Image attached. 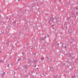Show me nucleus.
I'll return each mask as SVG.
<instances>
[{"label":"nucleus","instance_id":"obj_13","mask_svg":"<svg viewBox=\"0 0 78 78\" xmlns=\"http://www.w3.org/2000/svg\"><path fill=\"white\" fill-rule=\"evenodd\" d=\"M0 62H2V63H3V60H0Z\"/></svg>","mask_w":78,"mask_h":78},{"label":"nucleus","instance_id":"obj_16","mask_svg":"<svg viewBox=\"0 0 78 78\" xmlns=\"http://www.w3.org/2000/svg\"><path fill=\"white\" fill-rule=\"evenodd\" d=\"M67 19L68 20H69V17H68L67 18Z\"/></svg>","mask_w":78,"mask_h":78},{"label":"nucleus","instance_id":"obj_19","mask_svg":"<svg viewBox=\"0 0 78 78\" xmlns=\"http://www.w3.org/2000/svg\"><path fill=\"white\" fill-rule=\"evenodd\" d=\"M41 60H42V59H44V58L43 57L42 58H41Z\"/></svg>","mask_w":78,"mask_h":78},{"label":"nucleus","instance_id":"obj_34","mask_svg":"<svg viewBox=\"0 0 78 78\" xmlns=\"http://www.w3.org/2000/svg\"><path fill=\"white\" fill-rule=\"evenodd\" d=\"M36 66H35V67H36Z\"/></svg>","mask_w":78,"mask_h":78},{"label":"nucleus","instance_id":"obj_23","mask_svg":"<svg viewBox=\"0 0 78 78\" xmlns=\"http://www.w3.org/2000/svg\"><path fill=\"white\" fill-rule=\"evenodd\" d=\"M19 35H20V32L19 33V34H18Z\"/></svg>","mask_w":78,"mask_h":78},{"label":"nucleus","instance_id":"obj_9","mask_svg":"<svg viewBox=\"0 0 78 78\" xmlns=\"http://www.w3.org/2000/svg\"><path fill=\"white\" fill-rule=\"evenodd\" d=\"M75 77H76V76H75V74H74V75L73 76H72V78H75Z\"/></svg>","mask_w":78,"mask_h":78},{"label":"nucleus","instance_id":"obj_33","mask_svg":"<svg viewBox=\"0 0 78 78\" xmlns=\"http://www.w3.org/2000/svg\"><path fill=\"white\" fill-rule=\"evenodd\" d=\"M24 48H25V47L24 46Z\"/></svg>","mask_w":78,"mask_h":78},{"label":"nucleus","instance_id":"obj_42","mask_svg":"<svg viewBox=\"0 0 78 78\" xmlns=\"http://www.w3.org/2000/svg\"><path fill=\"white\" fill-rule=\"evenodd\" d=\"M43 74V75H44V74Z\"/></svg>","mask_w":78,"mask_h":78},{"label":"nucleus","instance_id":"obj_4","mask_svg":"<svg viewBox=\"0 0 78 78\" xmlns=\"http://www.w3.org/2000/svg\"><path fill=\"white\" fill-rule=\"evenodd\" d=\"M22 60V58H19L17 60V61H21Z\"/></svg>","mask_w":78,"mask_h":78},{"label":"nucleus","instance_id":"obj_21","mask_svg":"<svg viewBox=\"0 0 78 78\" xmlns=\"http://www.w3.org/2000/svg\"><path fill=\"white\" fill-rule=\"evenodd\" d=\"M55 19L56 20L57 19V18L56 17V16L55 17Z\"/></svg>","mask_w":78,"mask_h":78},{"label":"nucleus","instance_id":"obj_29","mask_svg":"<svg viewBox=\"0 0 78 78\" xmlns=\"http://www.w3.org/2000/svg\"><path fill=\"white\" fill-rule=\"evenodd\" d=\"M65 48H66V46H65Z\"/></svg>","mask_w":78,"mask_h":78},{"label":"nucleus","instance_id":"obj_28","mask_svg":"<svg viewBox=\"0 0 78 78\" xmlns=\"http://www.w3.org/2000/svg\"><path fill=\"white\" fill-rule=\"evenodd\" d=\"M9 65H8L7 66V67H9Z\"/></svg>","mask_w":78,"mask_h":78},{"label":"nucleus","instance_id":"obj_25","mask_svg":"<svg viewBox=\"0 0 78 78\" xmlns=\"http://www.w3.org/2000/svg\"><path fill=\"white\" fill-rule=\"evenodd\" d=\"M34 56H35V55H36V54L34 53Z\"/></svg>","mask_w":78,"mask_h":78},{"label":"nucleus","instance_id":"obj_41","mask_svg":"<svg viewBox=\"0 0 78 78\" xmlns=\"http://www.w3.org/2000/svg\"><path fill=\"white\" fill-rule=\"evenodd\" d=\"M42 31H43V30H42Z\"/></svg>","mask_w":78,"mask_h":78},{"label":"nucleus","instance_id":"obj_17","mask_svg":"<svg viewBox=\"0 0 78 78\" xmlns=\"http://www.w3.org/2000/svg\"><path fill=\"white\" fill-rule=\"evenodd\" d=\"M47 74H48V73H45V74L44 75V76H45L46 75H47Z\"/></svg>","mask_w":78,"mask_h":78},{"label":"nucleus","instance_id":"obj_11","mask_svg":"<svg viewBox=\"0 0 78 78\" xmlns=\"http://www.w3.org/2000/svg\"><path fill=\"white\" fill-rule=\"evenodd\" d=\"M75 9H77V10H78V7H75L74 8V9L75 10Z\"/></svg>","mask_w":78,"mask_h":78},{"label":"nucleus","instance_id":"obj_37","mask_svg":"<svg viewBox=\"0 0 78 78\" xmlns=\"http://www.w3.org/2000/svg\"><path fill=\"white\" fill-rule=\"evenodd\" d=\"M22 54H23V53H22Z\"/></svg>","mask_w":78,"mask_h":78},{"label":"nucleus","instance_id":"obj_6","mask_svg":"<svg viewBox=\"0 0 78 78\" xmlns=\"http://www.w3.org/2000/svg\"><path fill=\"white\" fill-rule=\"evenodd\" d=\"M69 56L70 58H71L72 57V55L71 54H69Z\"/></svg>","mask_w":78,"mask_h":78},{"label":"nucleus","instance_id":"obj_22","mask_svg":"<svg viewBox=\"0 0 78 78\" xmlns=\"http://www.w3.org/2000/svg\"><path fill=\"white\" fill-rule=\"evenodd\" d=\"M34 62H36V60H34Z\"/></svg>","mask_w":78,"mask_h":78},{"label":"nucleus","instance_id":"obj_35","mask_svg":"<svg viewBox=\"0 0 78 78\" xmlns=\"http://www.w3.org/2000/svg\"><path fill=\"white\" fill-rule=\"evenodd\" d=\"M9 27V26H8V27H7V28H8V27Z\"/></svg>","mask_w":78,"mask_h":78},{"label":"nucleus","instance_id":"obj_27","mask_svg":"<svg viewBox=\"0 0 78 78\" xmlns=\"http://www.w3.org/2000/svg\"><path fill=\"white\" fill-rule=\"evenodd\" d=\"M77 62V60H76L75 62Z\"/></svg>","mask_w":78,"mask_h":78},{"label":"nucleus","instance_id":"obj_2","mask_svg":"<svg viewBox=\"0 0 78 78\" xmlns=\"http://www.w3.org/2000/svg\"><path fill=\"white\" fill-rule=\"evenodd\" d=\"M54 21V18H51V19L49 20V22H51V21L52 22H53Z\"/></svg>","mask_w":78,"mask_h":78},{"label":"nucleus","instance_id":"obj_43","mask_svg":"<svg viewBox=\"0 0 78 78\" xmlns=\"http://www.w3.org/2000/svg\"><path fill=\"white\" fill-rule=\"evenodd\" d=\"M37 69H38V68H37Z\"/></svg>","mask_w":78,"mask_h":78},{"label":"nucleus","instance_id":"obj_31","mask_svg":"<svg viewBox=\"0 0 78 78\" xmlns=\"http://www.w3.org/2000/svg\"><path fill=\"white\" fill-rule=\"evenodd\" d=\"M77 5H78V2L77 3Z\"/></svg>","mask_w":78,"mask_h":78},{"label":"nucleus","instance_id":"obj_38","mask_svg":"<svg viewBox=\"0 0 78 78\" xmlns=\"http://www.w3.org/2000/svg\"><path fill=\"white\" fill-rule=\"evenodd\" d=\"M53 30H54V28H53Z\"/></svg>","mask_w":78,"mask_h":78},{"label":"nucleus","instance_id":"obj_15","mask_svg":"<svg viewBox=\"0 0 78 78\" xmlns=\"http://www.w3.org/2000/svg\"><path fill=\"white\" fill-rule=\"evenodd\" d=\"M71 41H74V39H71Z\"/></svg>","mask_w":78,"mask_h":78},{"label":"nucleus","instance_id":"obj_36","mask_svg":"<svg viewBox=\"0 0 78 78\" xmlns=\"http://www.w3.org/2000/svg\"><path fill=\"white\" fill-rule=\"evenodd\" d=\"M27 45H28V44L27 43Z\"/></svg>","mask_w":78,"mask_h":78},{"label":"nucleus","instance_id":"obj_40","mask_svg":"<svg viewBox=\"0 0 78 78\" xmlns=\"http://www.w3.org/2000/svg\"><path fill=\"white\" fill-rule=\"evenodd\" d=\"M29 74H30V73H29Z\"/></svg>","mask_w":78,"mask_h":78},{"label":"nucleus","instance_id":"obj_8","mask_svg":"<svg viewBox=\"0 0 78 78\" xmlns=\"http://www.w3.org/2000/svg\"><path fill=\"white\" fill-rule=\"evenodd\" d=\"M7 44H8V45H9V41H7V42H6Z\"/></svg>","mask_w":78,"mask_h":78},{"label":"nucleus","instance_id":"obj_5","mask_svg":"<svg viewBox=\"0 0 78 78\" xmlns=\"http://www.w3.org/2000/svg\"><path fill=\"white\" fill-rule=\"evenodd\" d=\"M11 47L12 48H14V46H13V44H11Z\"/></svg>","mask_w":78,"mask_h":78},{"label":"nucleus","instance_id":"obj_7","mask_svg":"<svg viewBox=\"0 0 78 78\" xmlns=\"http://www.w3.org/2000/svg\"><path fill=\"white\" fill-rule=\"evenodd\" d=\"M54 78H57L58 77V75H55V76H53Z\"/></svg>","mask_w":78,"mask_h":78},{"label":"nucleus","instance_id":"obj_3","mask_svg":"<svg viewBox=\"0 0 78 78\" xmlns=\"http://www.w3.org/2000/svg\"><path fill=\"white\" fill-rule=\"evenodd\" d=\"M45 37L44 38H40L39 40L40 41H43V40H45Z\"/></svg>","mask_w":78,"mask_h":78},{"label":"nucleus","instance_id":"obj_32","mask_svg":"<svg viewBox=\"0 0 78 78\" xmlns=\"http://www.w3.org/2000/svg\"><path fill=\"white\" fill-rule=\"evenodd\" d=\"M52 27H54V25H52Z\"/></svg>","mask_w":78,"mask_h":78},{"label":"nucleus","instance_id":"obj_20","mask_svg":"<svg viewBox=\"0 0 78 78\" xmlns=\"http://www.w3.org/2000/svg\"><path fill=\"white\" fill-rule=\"evenodd\" d=\"M63 65H64V66H65V64H64V63H63V64H62V66Z\"/></svg>","mask_w":78,"mask_h":78},{"label":"nucleus","instance_id":"obj_44","mask_svg":"<svg viewBox=\"0 0 78 78\" xmlns=\"http://www.w3.org/2000/svg\"><path fill=\"white\" fill-rule=\"evenodd\" d=\"M33 72H34V71H33Z\"/></svg>","mask_w":78,"mask_h":78},{"label":"nucleus","instance_id":"obj_14","mask_svg":"<svg viewBox=\"0 0 78 78\" xmlns=\"http://www.w3.org/2000/svg\"><path fill=\"white\" fill-rule=\"evenodd\" d=\"M27 66L26 65H25L24 66H23L24 68H27Z\"/></svg>","mask_w":78,"mask_h":78},{"label":"nucleus","instance_id":"obj_10","mask_svg":"<svg viewBox=\"0 0 78 78\" xmlns=\"http://www.w3.org/2000/svg\"><path fill=\"white\" fill-rule=\"evenodd\" d=\"M28 61H29V62H31V60L30 59H28Z\"/></svg>","mask_w":78,"mask_h":78},{"label":"nucleus","instance_id":"obj_26","mask_svg":"<svg viewBox=\"0 0 78 78\" xmlns=\"http://www.w3.org/2000/svg\"><path fill=\"white\" fill-rule=\"evenodd\" d=\"M18 1H22V0H18Z\"/></svg>","mask_w":78,"mask_h":78},{"label":"nucleus","instance_id":"obj_39","mask_svg":"<svg viewBox=\"0 0 78 78\" xmlns=\"http://www.w3.org/2000/svg\"><path fill=\"white\" fill-rule=\"evenodd\" d=\"M9 20H10V19H9Z\"/></svg>","mask_w":78,"mask_h":78},{"label":"nucleus","instance_id":"obj_24","mask_svg":"<svg viewBox=\"0 0 78 78\" xmlns=\"http://www.w3.org/2000/svg\"><path fill=\"white\" fill-rule=\"evenodd\" d=\"M33 6H35V4H33Z\"/></svg>","mask_w":78,"mask_h":78},{"label":"nucleus","instance_id":"obj_1","mask_svg":"<svg viewBox=\"0 0 78 78\" xmlns=\"http://www.w3.org/2000/svg\"><path fill=\"white\" fill-rule=\"evenodd\" d=\"M5 73H6L5 72H3L1 74V76H2V78L4 77V75H5Z\"/></svg>","mask_w":78,"mask_h":78},{"label":"nucleus","instance_id":"obj_18","mask_svg":"<svg viewBox=\"0 0 78 78\" xmlns=\"http://www.w3.org/2000/svg\"><path fill=\"white\" fill-rule=\"evenodd\" d=\"M26 59V57H25L23 58V59Z\"/></svg>","mask_w":78,"mask_h":78},{"label":"nucleus","instance_id":"obj_12","mask_svg":"<svg viewBox=\"0 0 78 78\" xmlns=\"http://www.w3.org/2000/svg\"><path fill=\"white\" fill-rule=\"evenodd\" d=\"M68 3H67V2H66V3H65V5H66V6H67V5H68Z\"/></svg>","mask_w":78,"mask_h":78},{"label":"nucleus","instance_id":"obj_30","mask_svg":"<svg viewBox=\"0 0 78 78\" xmlns=\"http://www.w3.org/2000/svg\"><path fill=\"white\" fill-rule=\"evenodd\" d=\"M72 59H73V57H72Z\"/></svg>","mask_w":78,"mask_h":78}]
</instances>
